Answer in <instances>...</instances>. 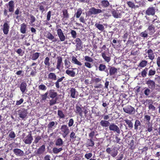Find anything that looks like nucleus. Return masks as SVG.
Masks as SVG:
<instances>
[{"label": "nucleus", "instance_id": "1", "mask_svg": "<svg viewBox=\"0 0 160 160\" xmlns=\"http://www.w3.org/2000/svg\"><path fill=\"white\" fill-rule=\"evenodd\" d=\"M105 10L104 9L101 10L100 9H97L94 7H92L90 8L89 11L88 12V16H90L91 15H96L103 12Z\"/></svg>", "mask_w": 160, "mask_h": 160}, {"label": "nucleus", "instance_id": "2", "mask_svg": "<svg viewBox=\"0 0 160 160\" xmlns=\"http://www.w3.org/2000/svg\"><path fill=\"white\" fill-rule=\"evenodd\" d=\"M123 110L125 113L130 115L134 114L135 112L134 108L130 105H128L123 108Z\"/></svg>", "mask_w": 160, "mask_h": 160}, {"label": "nucleus", "instance_id": "3", "mask_svg": "<svg viewBox=\"0 0 160 160\" xmlns=\"http://www.w3.org/2000/svg\"><path fill=\"white\" fill-rule=\"evenodd\" d=\"M68 93L70 95V97L72 98H77L78 96V91L73 88H70Z\"/></svg>", "mask_w": 160, "mask_h": 160}, {"label": "nucleus", "instance_id": "4", "mask_svg": "<svg viewBox=\"0 0 160 160\" xmlns=\"http://www.w3.org/2000/svg\"><path fill=\"white\" fill-rule=\"evenodd\" d=\"M146 84L147 85L148 88L153 90L155 87L156 84L155 82L150 78L147 79L146 80Z\"/></svg>", "mask_w": 160, "mask_h": 160}, {"label": "nucleus", "instance_id": "5", "mask_svg": "<svg viewBox=\"0 0 160 160\" xmlns=\"http://www.w3.org/2000/svg\"><path fill=\"white\" fill-rule=\"evenodd\" d=\"M109 128L110 131L116 132L118 134L120 133L119 128L118 126L115 124L114 123H111V124L110 123L109 125Z\"/></svg>", "mask_w": 160, "mask_h": 160}, {"label": "nucleus", "instance_id": "6", "mask_svg": "<svg viewBox=\"0 0 160 160\" xmlns=\"http://www.w3.org/2000/svg\"><path fill=\"white\" fill-rule=\"evenodd\" d=\"M76 43V49L80 50L83 48L82 43L79 38H77L75 40Z\"/></svg>", "mask_w": 160, "mask_h": 160}, {"label": "nucleus", "instance_id": "7", "mask_svg": "<svg viewBox=\"0 0 160 160\" xmlns=\"http://www.w3.org/2000/svg\"><path fill=\"white\" fill-rule=\"evenodd\" d=\"M10 21H7L4 23L3 26L2 30L4 33L7 35L8 33L9 29L10 28L9 23Z\"/></svg>", "mask_w": 160, "mask_h": 160}, {"label": "nucleus", "instance_id": "8", "mask_svg": "<svg viewBox=\"0 0 160 160\" xmlns=\"http://www.w3.org/2000/svg\"><path fill=\"white\" fill-rule=\"evenodd\" d=\"M106 151L108 154H110L113 157H115L116 156L118 153L117 150H115L114 149H111L110 148H107Z\"/></svg>", "mask_w": 160, "mask_h": 160}, {"label": "nucleus", "instance_id": "9", "mask_svg": "<svg viewBox=\"0 0 160 160\" xmlns=\"http://www.w3.org/2000/svg\"><path fill=\"white\" fill-rule=\"evenodd\" d=\"M155 13V9L153 7H149L146 11L145 13L148 16H153Z\"/></svg>", "mask_w": 160, "mask_h": 160}, {"label": "nucleus", "instance_id": "10", "mask_svg": "<svg viewBox=\"0 0 160 160\" xmlns=\"http://www.w3.org/2000/svg\"><path fill=\"white\" fill-rule=\"evenodd\" d=\"M57 33L60 40L62 42L64 41L66 37L62 30L60 28H58L57 30Z\"/></svg>", "mask_w": 160, "mask_h": 160}, {"label": "nucleus", "instance_id": "11", "mask_svg": "<svg viewBox=\"0 0 160 160\" xmlns=\"http://www.w3.org/2000/svg\"><path fill=\"white\" fill-rule=\"evenodd\" d=\"M61 129L62 132L63 133V137L65 138L69 132L68 127L67 125H63L62 126Z\"/></svg>", "mask_w": 160, "mask_h": 160}, {"label": "nucleus", "instance_id": "12", "mask_svg": "<svg viewBox=\"0 0 160 160\" xmlns=\"http://www.w3.org/2000/svg\"><path fill=\"white\" fill-rule=\"evenodd\" d=\"M33 139L31 133L29 134L24 138L23 141L26 144H30Z\"/></svg>", "mask_w": 160, "mask_h": 160}, {"label": "nucleus", "instance_id": "13", "mask_svg": "<svg viewBox=\"0 0 160 160\" xmlns=\"http://www.w3.org/2000/svg\"><path fill=\"white\" fill-rule=\"evenodd\" d=\"M27 114V110L24 109H21L18 111V115L19 117L23 119L26 117Z\"/></svg>", "mask_w": 160, "mask_h": 160}, {"label": "nucleus", "instance_id": "14", "mask_svg": "<svg viewBox=\"0 0 160 160\" xmlns=\"http://www.w3.org/2000/svg\"><path fill=\"white\" fill-rule=\"evenodd\" d=\"M6 6L8 8V10L10 12H13L14 9V1L12 0L10 1L9 2Z\"/></svg>", "mask_w": 160, "mask_h": 160}, {"label": "nucleus", "instance_id": "15", "mask_svg": "<svg viewBox=\"0 0 160 160\" xmlns=\"http://www.w3.org/2000/svg\"><path fill=\"white\" fill-rule=\"evenodd\" d=\"M57 62L56 68L60 70L62 66L63 65L62 58L61 56L57 57Z\"/></svg>", "mask_w": 160, "mask_h": 160}, {"label": "nucleus", "instance_id": "16", "mask_svg": "<svg viewBox=\"0 0 160 160\" xmlns=\"http://www.w3.org/2000/svg\"><path fill=\"white\" fill-rule=\"evenodd\" d=\"M149 58L152 61L155 58L154 53L151 49H148L146 52Z\"/></svg>", "mask_w": 160, "mask_h": 160}, {"label": "nucleus", "instance_id": "17", "mask_svg": "<svg viewBox=\"0 0 160 160\" xmlns=\"http://www.w3.org/2000/svg\"><path fill=\"white\" fill-rule=\"evenodd\" d=\"M13 152L17 156L22 157L24 156V152L20 149H14L13 150Z\"/></svg>", "mask_w": 160, "mask_h": 160}, {"label": "nucleus", "instance_id": "18", "mask_svg": "<svg viewBox=\"0 0 160 160\" xmlns=\"http://www.w3.org/2000/svg\"><path fill=\"white\" fill-rule=\"evenodd\" d=\"M99 70L101 72H104L109 75L108 70L107 69L106 66L103 64H100L98 67Z\"/></svg>", "mask_w": 160, "mask_h": 160}, {"label": "nucleus", "instance_id": "19", "mask_svg": "<svg viewBox=\"0 0 160 160\" xmlns=\"http://www.w3.org/2000/svg\"><path fill=\"white\" fill-rule=\"evenodd\" d=\"M46 37L52 42H56L57 41V39L55 38L50 32H48L47 33Z\"/></svg>", "mask_w": 160, "mask_h": 160}, {"label": "nucleus", "instance_id": "20", "mask_svg": "<svg viewBox=\"0 0 160 160\" xmlns=\"http://www.w3.org/2000/svg\"><path fill=\"white\" fill-rule=\"evenodd\" d=\"M117 73V69L114 67H110L109 68V74L110 76L115 75Z\"/></svg>", "mask_w": 160, "mask_h": 160}, {"label": "nucleus", "instance_id": "21", "mask_svg": "<svg viewBox=\"0 0 160 160\" xmlns=\"http://www.w3.org/2000/svg\"><path fill=\"white\" fill-rule=\"evenodd\" d=\"M95 144L93 139L90 138V139H87L86 143V146L87 147H93Z\"/></svg>", "mask_w": 160, "mask_h": 160}, {"label": "nucleus", "instance_id": "22", "mask_svg": "<svg viewBox=\"0 0 160 160\" xmlns=\"http://www.w3.org/2000/svg\"><path fill=\"white\" fill-rule=\"evenodd\" d=\"M27 83L25 82H22L20 84V88L22 93H24L27 89Z\"/></svg>", "mask_w": 160, "mask_h": 160}, {"label": "nucleus", "instance_id": "23", "mask_svg": "<svg viewBox=\"0 0 160 160\" xmlns=\"http://www.w3.org/2000/svg\"><path fill=\"white\" fill-rule=\"evenodd\" d=\"M112 16L115 18H120L121 17L122 14L118 11L113 9L112 11Z\"/></svg>", "mask_w": 160, "mask_h": 160}, {"label": "nucleus", "instance_id": "24", "mask_svg": "<svg viewBox=\"0 0 160 160\" xmlns=\"http://www.w3.org/2000/svg\"><path fill=\"white\" fill-rule=\"evenodd\" d=\"M63 13V18L62 20L64 22L65 20H67L69 18V14L68 12L67 9H65L62 11Z\"/></svg>", "mask_w": 160, "mask_h": 160}, {"label": "nucleus", "instance_id": "25", "mask_svg": "<svg viewBox=\"0 0 160 160\" xmlns=\"http://www.w3.org/2000/svg\"><path fill=\"white\" fill-rule=\"evenodd\" d=\"M48 79L49 80L55 81L57 79V75L55 73L51 72L48 75Z\"/></svg>", "mask_w": 160, "mask_h": 160}, {"label": "nucleus", "instance_id": "26", "mask_svg": "<svg viewBox=\"0 0 160 160\" xmlns=\"http://www.w3.org/2000/svg\"><path fill=\"white\" fill-rule=\"evenodd\" d=\"M146 30L148 32V33L149 35H152L155 32V27L152 25H150Z\"/></svg>", "mask_w": 160, "mask_h": 160}, {"label": "nucleus", "instance_id": "27", "mask_svg": "<svg viewBox=\"0 0 160 160\" xmlns=\"http://www.w3.org/2000/svg\"><path fill=\"white\" fill-rule=\"evenodd\" d=\"M64 78L65 77L62 76L57 79L56 81L55 82V86L57 88L59 89L60 88V82H62Z\"/></svg>", "mask_w": 160, "mask_h": 160}, {"label": "nucleus", "instance_id": "28", "mask_svg": "<svg viewBox=\"0 0 160 160\" xmlns=\"http://www.w3.org/2000/svg\"><path fill=\"white\" fill-rule=\"evenodd\" d=\"M145 129V131L148 132H151L153 129L152 124L151 123H147L146 126L144 127Z\"/></svg>", "mask_w": 160, "mask_h": 160}, {"label": "nucleus", "instance_id": "29", "mask_svg": "<svg viewBox=\"0 0 160 160\" xmlns=\"http://www.w3.org/2000/svg\"><path fill=\"white\" fill-rule=\"evenodd\" d=\"M45 146L43 145L38 149L36 153L38 155H41L45 151Z\"/></svg>", "mask_w": 160, "mask_h": 160}, {"label": "nucleus", "instance_id": "30", "mask_svg": "<svg viewBox=\"0 0 160 160\" xmlns=\"http://www.w3.org/2000/svg\"><path fill=\"white\" fill-rule=\"evenodd\" d=\"M40 55L39 52H36L33 53L30 55L31 59L32 60H36L38 58Z\"/></svg>", "mask_w": 160, "mask_h": 160}, {"label": "nucleus", "instance_id": "31", "mask_svg": "<svg viewBox=\"0 0 160 160\" xmlns=\"http://www.w3.org/2000/svg\"><path fill=\"white\" fill-rule=\"evenodd\" d=\"M101 56L105 61L108 63L110 61L111 57L110 56H107L105 52H102L101 53Z\"/></svg>", "mask_w": 160, "mask_h": 160}, {"label": "nucleus", "instance_id": "32", "mask_svg": "<svg viewBox=\"0 0 160 160\" xmlns=\"http://www.w3.org/2000/svg\"><path fill=\"white\" fill-rule=\"evenodd\" d=\"M102 6L104 8H107L110 5V3L107 0H103L100 1Z\"/></svg>", "mask_w": 160, "mask_h": 160}, {"label": "nucleus", "instance_id": "33", "mask_svg": "<svg viewBox=\"0 0 160 160\" xmlns=\"http://www.w3.org/2000/svg\"><path fill=\"white\" fill-rule=\"evenodd\" d=\"M110 123L108 121L102 120L100 122V125L103 127L109 126Z\"/></svg>", "mask_w": 160, "mask_h": 160}, {"label": "nucleus", "instance_id": "34", "mask_svg": "<svg viewBox=\"0 0 160 160\" xmlns=\"http://www.w3.org/2000/svg\"><path fill=\"white\" fill-rule=\"evenodd\" d=\"M141 126V123L140 121L138 119H136L135 121L134 125V129L137 130Z\"/></svg>", "mask_w": 160, "mask_h": 160}, {"label": "nucleus", "instance_id": "35", "mask_svg": "<svg viewBox=\"0 0 160 160\" xmlns=\"http://www.w3.org/2000/svg\"><path fill=\"white\" fill-rule=\"evenodd\" d=\"M27 25L25 23H23L21 25L20 31L21 33L23 34L26 33Z\"/></svg>", "mask_w": 160, "mask_h": 160}, {"label": "nucleus", "instance_id": "36", "mask_svg": "<svg viewBox=\"0 0 160 160\" xmlns=\"http://www.w3.org/2000/svg\"><path fill=\"white\" fill-rule=\"evenodd\" d=\"M63 144V142L60 138H58L55 141V144L57 146H62Z\"/></svg>", "mask_w": 160, "mask_h": 160}, {"label": "nucleus", "instance_id": "37", "mask_svg": "<svg viewBox=\"0 0 160 160\" xmlns=\"http://www.w3.org/2000/svg\"><path fill=\"white\" fill-rule=\"evenodd\" d=\"M50 59L48 57L45 58L44 61V63L45 65V67L47 68L48 69L49 68L50 63L49 62Z\"/></svg>", "mask_w": 160, "mask_h": 160}, {"label": "nucleus", "instance_id": "38", "mask_svg": "<svg viewBox=\"0 0 160 160\" xmlns=\"http://www.w3.org/2000/svg\"><path fill=\"white\" fill-rule=\"evenodd\" d=\"M49 96L52 98H55L57 95V92L55 91L54 89L50 90L49 92Z\"/></svg>", "mask_w": 160, "mask_h": 160}, {"label": "nucleus", "instance_id": "39", "mask_svg": "<svg viewBox=\"0 0 160 160\" xmlns=\"http://www.w3.org/2000/svg\"><path fill=\"white\" fill-rule=\"evenodd\" d=\"M125 122L128 125V128H132L133 127V123L132 122V120H129L128 119L126 118L124 120Z\"/></svg>", "mask_w": 160, "mask_h": 160}, {"label": "nucleus", "instance_id": "40", "mask_svg": "<svg viewBox=\"0 0 160 160\" xmlns=\"http://www.w3.org/2000/svg\"><path fill=\"white\" fill-rule=\"evenodd\" d=\"M95 26L100 31H102L104 29V28L103 25L100 24L98 23H96Z\"/></svg>", "mask_w": 160, "mask_h": 160}, {"label": "nucleus", "instance_id": "41", "mask_svg": "<svg viewBox=\"0 0 160 160\" xmlns=\"http://www.w3.org/2000/svg\"><path fill=\"white\" fill-rule=\"evenodd\" d=\"M156 73V71L155 69H151L149 70L148 75V77H152L155 75Z\"/></svg>", "mask_w": 160, "mask_h": 160}, {"label": "nucleus", "instance_id": "42", "mask_svg": "<svg viewBox=\"0 0 160 160\" xmlns=\"http://www.w3.org/2000/svg\"><path fill=\"white\" fill-rule=\"evenodd\" d=\"M75 112L76 113H79L80 116H82V110L81 108L79 106L77 105L76 106V110Z\"/></svg>", "mask_w": 160, "mask_h": 160}, {"label": "nucleus", "instance_id": "43", "mask_svg": "<svg viewBox=\"0 0 160 160\" xmlns=\"http://www.w3.org/2000/svg\"><path fill=\"white\" fill-rule=\"evenodd\" d=\"M148 69V68H145L141 72V73L142 77L144 78L147 77V74Z\"/></svg>", "mask_w": 160, "mask_h": 160}, {"label": "nucleus", "instance_id": "44", "mask_svg": "<svg viewBox=\"0 0 160 160\" xmlns=\"http://www.w3.org/2000/svg\"><path fill=\"white\" fill-rule=\"evenodd\" d=\"M148 63V61L146 60H142L139 63L138 66L142 68L146 67Z\"/></svg>", "mask_w": 160, "mask_h": 160}, {"label": "nucleus", "instance_id": "45", "mask_svg": "<svg viewBox=\"0 0 160 160\" xmlns=\"http://www.w3.org/2000/svg\"><path fill=\"white\" fill-rule=\"evenodd\" d=\"M65 72L67 74L71 77H74L75 76V72L72 70L71 71L67 69Z\"/></svg>", "mask_w": 160, "mask_h": 160}, {"label": "nucleus", "instance_id": "46", "mask_svg": "<svg viewBox=\"0 0 160 160\" xmlns=\"http://www.w3.org/2000/svg\"><path fill=\"white\" fill-rule=\"evenodd\" d=\"M72 61L74 62V64L78 66H81L82 65V63L79 61L74 56H73L72 57Z\"/></svg>", "mask_w": 160, "mask_h": 160}, {"label": "nucleus", "instance_id": "47", "mask_svg": "<svg viewBox=\"0 0 160 160\" xmlns=\"http://www.w3.org/2000/svg\"><path fill=\"white\" fill-rule=\"evenodd\" d=\"M139 50L137 48H133L132 50L131 54L133 55H138L139 53Z\"/></svg>", "mask_w": 160, "mask_h": 160}, {"label": "nucleus", "instance_id": "48", "mask_svg": "<svg viewBox=\"0 0 160 160\" xmlns=\"http://www.w3.org/2000/svg\"><path fill=\"white\" fill-rule=\"evenodd\" d=\"M82 13V9L81 8H78L77 12L74 14V16H76L77 18H78L80 17Z\"/></svg>", "mask_w": 160, "mask_h": 160}, {"label": "nucleus", "instance_id": "49", "mask_svg": "<svg viewBox=\"0 0 160 160\" xmlns=\"http://www.w3.org/2000/svg\"><path fill=\"white\" fill-rule=\"evenodd\" d=\"M62 148H54L52 149L53 152L55 154H57L62 150Z\"/></svg>", "mask_w": 160, "mask_h": 160}, {"label": "nucleus", "instance_id": "50", "mask_svg": "<svg viewBox=\"0 0 160 160\" xmlns=\"http://www.w3.org/2000/svg\"><path fill=\"white\" fill-rule=\"evenodd\" d=\"M129 145L130 146V149L131 150H133L135 149V144L133 140L132 139L130 140V142L129 144Z\"/></svg>", "mask_w": 160, "mask_h": 160}, {"label": "nucleus", "instance_id": "51", "mask_svg": "<svg viewBox=\"0 0 160 160\" xmlns=\"http://www.w3.org/2000/svg\"><path fill=\"white\" fill-rule=\"evenodd\" d=\"M58 115L60 118H64L65 116L62 111L61 110H58Z\"/></svg>", "mask_w": 160, "mask_h": 160}, {"label": "nucleus", "instance_id": "52", "mask_svg": "<svg viewBox=\"0 0 160 160\" xmlns=\"http://www.w3.org/2000/svg\"><path fill=\"white\" fill-rule=\"evenodd\" d=\"M153 103V101L151 99H147L145 100V101L144 102L143 104H144L145 106H147V105H148V106H150Z\"/></svg>", "mask_w": 160, "mask_h": 160}, {"label": "nucleus", "instance_id": "53", "mask_svg": "<svg viewBox=\"0 0 160 160\" xmlns=\"http://www.w3.org/2000/svg\"><path fill=\"white\" fill-rule=\"evenodd\" d=\"M30 16V18L29 24L31 25V24H33L35 22L36 19L35 17L33 15L31 14Z\"/></svg>", "mask_w": 160, "mask_h": 160}, {"label": "nucleus", "instance_id": "54", "mask_svg": "<svg viewBox=\"0 0 160 160\" xmlns=\"http://www.w3.org/2000/svg\"><path fill=\"white\" fill-rule=\"evenodd\" d=\"M71 62L68 60L67 59H65L64 61V65L65 66V68L66 69L68 68H69L70 66Z\"/></svg>", "mask_w": 160, "mask_h": 160}, {"label": "nucleus", "instance_id": "55", "mask_svg": "<svg viewBox=\"0 0 160 160\" xmlns=\"http://www.w3.org/2000/svg\"><path fill=\"white\" fill-rule=\"evenodd\" d=\"M126 3L129 7L132 8H135V5L134 3L132 2L131 1H127L126 2Z\"/></svg>", "mask_w": 160, "mask_h": 160}, {"label": "nucleus", "instance_id": "56", "mask_svg": "<svg viewBox=\"0 0 160 160\" xmlns=\"http://www.w3.org/2000/svg\"><path fill=\"white\" fill-rule=\"evenodd\" d=\"M84 60L86 62H92L93 60L92 58L88 56H85L84 57Z\"/></svg>", "mask_w": 160, "mask_h": 160}, {"label": "nucleus", "instance_id": "57", "mask_svg": "<svg viewBox=\"0 0 160 160\" xmlns=\"http://www.w3.org/2000/svg\"><path fill=\"white\" fill-rule=\"evenodd\" d=\"M55 122L54 121L50 122L48 125V129H51L53 127L55 126Z\"/></svg>", "mask_w": 160, "mask_h": 160}, {"label": "nucleus", "instance_id": "58", "mask_svg": "<svg viewBox=\"0 0 160 160\" xmlns=\"http://www.w3.org/2000/svg\"><path fill=\"white\" fill-rule=\"evenodd\" d=\"M38 89L39 90L45 91L47 89V88L45 85L42 84L38 86Z\"/></svg>", "mask_w": 160, "mask_h": 160}, {"label": "nucleus", "instance_id": "59", "mask_svg": "<svg viewBox=\"0 0 160 160\" xmlns=\"http://www.w3.org/2000/svg\"><path fill=\"white\" fill-rule=\"evenodd\" d=\"M58 98L56 97L55 99H51L50 100L49 104L50 106H52L57 103V100H58Z\"/></svg>", "mask_w": 160, "mask_h": 160}, {"label": "nucleus", "instance_id": "60", "mask_svg": "<svg viewBox=\"0 0 160 160\" xmlns=\"http://www.w3.org/2000/svg\"><path fill=\"white\" fill-rule=\"evenodd\" d=\"M41 136H38L36 137L34 139V141L33 142V143L37 144V143L41 139Z\"/></svg>", "mask_w": 160, "mask_h": 160}, {"label": "nucleus", "instance_id": "61", "mask_svg": "<svg viewBox=\"0 0 160 160\" xmlns=\"http://www.w3.org/2000/svg\"><path fill=\"white\" fill-rule=\"evenodd\" d=\"M70 138L72 140H75L76 138V136L75 135V133L72 132L70 133Z\"/></svg>", "mask_w": 160, "mask_h": 160}, {"label": "nucleus", "instance_id": "62", "mask_svg": "<svg viewBox=\"0 0 160 160\" xmlns=\"http://www.w3.org/2000/svg\"><path fill=\"white\" fill-rule=\"evenodd\" d=\"M102 78H95L93 80V82L96 83H99L101 82Z\"/></svg>", "mask_w": 160, "mask_h": 160}, {"label": "nucleus", "instance_id": "63", "mask_svg": "<svg viewBox=\"0 0 160 160\" xmlns=\"http://www.w3.org/2000/svg\"><path fill=\"white\" fill-rule=\"evenodd\" d=\"M8 136L10 138H13L15 137L16 135L13 131H11L9 132Z\"/></svg>", "mask_w": 160, "mask_h": 160}, {"label": "nucleus", "instance_id": "64", "mask_svg": "<svg viewBox=\"0 0 160 160\" xmlns=\"http://www.w3.org/2000/svg\"><path fill=\"white\" fill-rule=\"evenodd\" d=\"M71 34L72 37L73 38H75L77 37V33L76 31L74 30H71Z\"/></svg>", "mask_w": 160, "mask_h": 160}]
</instances>
